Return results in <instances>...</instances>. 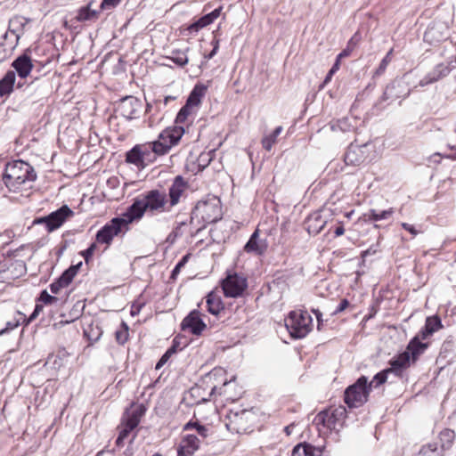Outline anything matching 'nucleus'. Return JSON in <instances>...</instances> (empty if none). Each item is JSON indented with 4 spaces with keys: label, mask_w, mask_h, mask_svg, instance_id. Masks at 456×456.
I'll return each instance as SVG.
<instances>
[{
    "label": "nucleus",
    "mask_w": 456,
    "mask_h": 456,
    "mask_svg": "<svg viewBox=\"0 0 456 456\" xmlns=\"http://www.w3.org/2000/svg\"><path fill=\"white\" fill-rule=\"evenodd\" d=\"M37 179L34 168L23 160H15L5 167L2 180L9 192L28 197Z\"/></svg>",
    "instance_id": "obj_1"
},
{
    "label": "nucleus",
    "mask_w": 456,
    "mask_h": 456,
    "mask_svg": "<svg viewBox=\"0 0 456 456\" xmlns=\"http://www.w3.org/2000/svg\"><path fill=\"white\" fill-rule=\"evenodd\" d=\"M171 209L166 192L151 190L136 199L126 210L131 216L129 221H135L140 220L144 214L153 216L170 212Z\"/></svg>",
    "instance_id": "obj_2"
},
{
    "label": "nucleus",
    "mask_w": 456,
    "mask_h": 456,
    "mask_svg": "<svg viewBox=\"0 0 456 456\" xmlns=\"http://www.w3.org/2000/svg\"><path fill=\"white\" fill-rule=\"evenodd\" d=\"M183 134L184 128L180 126L168 127L162 131L158 139L151 142L155 158L167 154L173 146L179 142Z\"/></svg>",
    "instance_id": "obj_3"
},
{
    "label": "nucleus",
    "mask_w": 456,
    "mask_h": 456,
    "mask_svg": "<svg viewBox=\"0 0 456 456\" xmlns=\"http://www.w3.org/2000/svg\"><path fill=\"white\" fill-rule=\"evenodd\" d=\"M285 325L292 337L302 338L311 330L312 318L306 312L292 311L285 319Z\"/></svg>",
    "instance_id": "obj_4"
},
{
    "label": "nucleus",
    "mask_w": 456,
    "mask_h": 456,
    "mask_svg": "<svg viewBox=\"0 0 456 456\" xmlns=\"http://www.w3.org/2000/svg\"><path fill=\"white\" fill-rule=\"evenodd\" d=\"M130 215L127 210L121 217H115L106 224L101 230L97 232L96 240L100 243L110 244L115 236L125 231H127V225L134 221H129Z\"/></svg>",
    "instance_id": "obj_5"
},
{
    "label": "nucleus",
    "mask_w": 456,
    "mask_h": 456,
    "mask_svg": "<svg viewBox=\"0 0 456 456\" xmlns=\"http://www.w3.org/2000/svg\"><path fill=\"white\" fill-rule=\"evenodd\" d=\"M192 215L200 217L203 222L210 224L218 221L222 216V208L219 199L208 197L197 203Z\"/></svg>",
    "instance_id": "obj_6"
},
{
    "label": "nucleus",
    "mask_w": 456,
    "mask_h": 456,
    "mask_svg": "<svg viewBox=\"0 0 456 456\" xmlns=\"http://www.w3.org/2000/svg\"><path fill=\"white\" fill-rule=\"evenodd\" d=\"M368 379L364 376L359 378L354 384L349 386L345 391V403L350 408H357L367 402L370 389L367 387Z\"/></svg>",
    "instance_id": "obj_7"
},
{
    "label": "nucleus",
    "mask_w": 456,
    "mask_h": 456,
    "mask_svg": "<svg viewBox=\"0 0 456 456\" xmlns=\"http://www.w3.org/2000/svg\"><path fill=\"white\" fill-rule=\"evenodd\" d=\"M345 418L346 409L344 407H338L319 412L314 417L313 422L318 428L319 431H322L321 427L332 430L341 426Z\"/></svg>",
    "instance_id": "obj_8"
},
{
    "label": "nucleus",
    "mask_w": 456,
    "mask_h": 456,
    "mask_svg": "<svg viewBox=\"0 0 456 456\" xmlns=\"http://www.w3.org/2000/svg\"><path fill=\"white\" fill-rule=\"evenodd\" d=\"M73 216L74 212L67 205H63L48 216L35 220L34 224H44L47 232H52L60 228L66 220Z\"/></svg>",
    "instance_id": "obj_9"
},
{
    "label": "nucleus",
    "mask_w": 456,
    "mask_h": 456,
    "mask_svg": "<svg viewBox=\"0 0 456 456\" xmlns=\"http://www.w3.org/2000/svg\"><path fill=\"white\" fill-rule=\"evenodd\" d=\"M142 110V102L136 97L123 98L116 109V113L127 120L137 118Z\"/></svg>",
    "instance_id": "obj_10"
},
{
    "label": "nucleus",
    "mask_w": 456,
    "mask_h": 456,
    "mask_svg": "<svg viewBox=\"0 0 456 456\" xmlns=\"http://www.w3.org/2000/svg\"><path fill=\"white\" fill-rule=\"evenodd\" d=\"M247 286L246 278L237 273L229 274L223 281L224 293L229 297H238L241 296Z\"/></svg>",
    "instance_id": "obj_11"
},
{
    "label": "nucleus",
    "mask_w": 456,
    "mask_h": 456,
    "mask_svg": "<svg viewBox=\"0 0 456 456\" xmlns=\"http://www.w3.org/2000/svg\"><path fill=\"white\" fill-rule=\"evenodd\" d=\"M181 328L183 330L200 336L207 329V325L201 319L200 312L193 310L183 320Z\"/></svg>",
    "instance_id": "obj_12"
},
{
    "label": "nucleus",
    "mask_w": 456,
    "mask_h": 456,
    "mask_svg": "<svg viewBox=\"0 0 456 456\" xmlns=\"http://www.w3.org/2000/svg\"><path fill=\"white\" fill-rule=\"evenodd\" d=\"M454 68H456V60L451 61L448 64L440 63L436 65L433 70L419 81V86H425L438 81L442 77H446Z\"/></svg>",
    "instance_id": "obj_13"
},
{
    "label": "nucleus",
    "mask_w": 456,
    "mask_h": 456,
    "mask_svg": "<svg viewBox=\"0 0 456 456\" xmlns=\"http://www.w3.org/2000/svg\"><path fill=\"white\" fill-rule=\"evenodd\" d=\"M81 265L82 263H79L76 265H71L69 269H67L58 280L50 285L51 292L53 294H59L62 289L67 288L77 275V271Z\"/></svg>",
    "instance_id": "obj_14"
},
{
    "label": "nucleus",
    "mask_w": 456,
    "mask_h": 456,
    "mask_svg": "<svg viewBox=\"0 0 456 456\" xmlns=\"http://www.w3.org/2000/svg\"><path fill=\"white\" fill-rule=\"evenodd\" d=\"M404 78L405 77L401 79H396L387 86L383 94L384 100L406 97L410 94V89Z\"/></svg>",
    "instance_id": "obj_15"
},
{
    "label": "nucleus",
    "mask_w": 456,
    "mask_h": 456,
    "mask_svg": "<svg viewBox=\"0 0 456 456\" xmlns=\"http://www.w3.org/2000/svg\"><path fill=\"white\" fill-rule=\"evenodd\" d=\"M187 188L188 183L183 176L177 175L175 177L171 186L168 189V203L172 208L179 203L181 197L187 190Z\"/></svg>",
    "instance_id": "obj_16"
},
{
    "label": "nucleus",
    "mask_w": 456,
    "mask_h": 456,
    "mask_svg": "<svg viewBox=\"0 0 456 456\" xmlns=\"http://www.w3.org/2000/svg\"><path fill=\"white\" fill-rule=\"evenodd\" d=\"M200 439L194 435L184 436L177 448L178 456H192L200 448Z\"/></svg>",
    "instance_id": "obj_17"
},
{
    "label": "nucleus",
    "mask_w": 456,
    "mask_h": 456,
    "mask_svg": "<svg viewBox=\"0 0 456 456\" xmlns=\"http://www.w3.org/2000/svg\"><path fill=\"white\" fill-rule=\"evenodd\" d=\"M244 249L248 253L262 255L267 249V243L265 240L259 238L258 230H256L246 243Z\"/></svg>",
    "instance_id": "obj_18"
},
{
    "label": "nucleus",
    "mask_w": 456,
    "mask_h": 456,
    "mask_svg": "<svg viewBox=\"0 0 456 456\" xmlns=\"http://www.w3.org/2000/svg\"><path fill=\"white\" fill-rule=\"evenodd\" d=\"M12 66L21 78L27 77L33 68L31 58L27 54L17 57Z\"/></svg>",
    "instance_id": "obj_19"
},
{
    "label": "nucleus",
    "mask_w": 456,
    "mask_h": 456,
    "mask_svg": "<svg viewBox=\"0 0 456 456\" xmlns=\"http://www.w3.org/2000/svg\"><path fill=\"white\" fill-rule=\"evenodd\" d=\"M420 339L421 338L418 334L410 341L405 350L406 352H409V355L411 356L412 362H415L419 356L422 354L428 346V343H423Z\"/></svg>",
    "instance_id": "obj_20"
},
{
    "label": "nucleus",
    "mask_w": 456,
    "mask_h": 456,
    "mask_svg": "<svg viewBox=\"0 0 456 456\" xmlns=\"http://www.w3.org/2000/svg\"><path fill=\"white\" fill-rule=\"evenodd\" d=\"M442 328L441 319L437 315L429 316L426 319L425 327L419 335L422 340H425Z\"/></svg>",
    "instance_id": "obj_21"
},
{
    "label": "nucleus",
    "mask_w": 456,
    "mask_h": 456,
    "mask_svg": "<svg viewBox=\"0 0 456 456\" xmlns=\"http://www.w3.org/2000/svg\"><path fill=\"white\" fill-rule=\"evenodd\" d=\"M411 362L412 361L409 355V352H403L390 362L391 373L395 372L396 375H401L402 371L408 368Z\"/></svg>",
    "instance_id": "obj_22"
},
{
    "label": "nucleus",
    "mask_w": 456,
    "mask_h": 456,
    "mask_svg": "<svg viewBox=\"0 0 456 456\" xmlns=\"http://www.w3.org/2000/svg\"><path fill=\"white\" fill-rule=\"evenodd\" d=\"M16 75L13 70L6 72L4 77L0 80V96L7 97L13 90Z\"/></svg>",
    "instance_id": "obj_23"
},
{
    "label": "nucleus",
    "mask_w": 456,
    "mask_h": 456,
    "mask_svg": "<svg viewBox=\"0 0 456 456\" xmlns=\"http://www.w3.org/2000/svg\"><path fill=\"white\" fill-rule=\"evenodd\" d=\"M306 224L308 232L316 235L324 228L326 220L319 213H314L308 217Z\"/></svg>",
    "instance_id": "obj_24"
},
{
    "label": "nucleus",
    "mask_w": 456,
    "mask_h": 456,
    "mask_svg": "<svg viewBox=\"0 0 456 456\" xmlns=\"http://www.w3.org/2000/svg\"><path fill=\"white\" fill-rule=\"evenodd\" d=\"M206 303L208 311L214 315H217L222 310H224L221 298L215 293H209L207 296Z\"/></svg>",
    "instance_id": "obj_25"
},
{
    "label": "nucleus",
    "mask_w": 456,
    "mask_h": 456,
    "mask_svg": "<svg viewBox=\"0 0 456 456\" xmlns=\"http://www.w3.org/2000/svg\"><path fill=\"white\" fill-rule=\"evenodd\" d=\"M205 87L202 86H196L193 90L191 92L186 104L190 106L191 109H195L198 107L201 102V98L204 94Z\"/></svg>",
    "instance_id": "obj_26"
},
{
    "label": "nucleus",
    "mask_w": 456,
    "mask_h": 456,
    "mask_svg": "<svg viewBox=\"0 0 456 456\" xmlns=\"http://www.w3.org/2000/svg\"><path fill=\"white\" fill-rule=\"evenodd\" d=\"M292 456H321V451L310 444H298L293 449Z\"/></svg>",
    "instance_id": "obj_27"
},
{
    "label": "nucleus",
    "mask_w": 456,
    "mask_h": 456,
    "mask_svg": "<svg viewBox=\"0 0 456 456\" xmlns=\"http://www.w3.org/2000/svg\"><path fill=\"white\" fill-rule=\"evenodd\" d=\"M98 12L91 9V3L86 6L82 7L78 10L77 15L76 17L77 21H92L98 19Z\"/></svg>",
    "instance_id": "obj_28"
},
{
    "label": "nucleus",
    "mask_w": 456,
    "mask_h": 456,
    "mask_svg": "<svg viewBox=\"0 0 456 456\" xmlns=\"http://www.w3.org/2000/svg\"><path fill=\"white\" fill-rule=\"evenodd\" d=\"M394 213L393 208H389L387 210L382 211H377L375 209H370L368 213H366L364 216L368 219V221H380L388 219Z\"/></svg>",
    "instance_id": "obj_29"
},
{
    "label": "nucleus",
    "mask_w": 456,
    "mask_h": 456,
    "mask_svg": "<svg viewBox=\"0 0 456 456\" xmlns=\"http://www.w3.org/2000/svg\"><path fill=\"white\" fill-rule=\"evenodd\" d=\"M126 161L136 167H143L146 165L136 145L126 153Z\"/></svg>",
    "instance_id": "obj_30"
},
{
    "label": "nucleus",
    "mask_w": 456,
    "mask_h": 456,
    "mask_svg": "<svg viewBox=\"0 0 456 456\" xmlns=\"http://www.w3.org/2000/svg\"><path fill=\"white\" fill-rule=\"evenodd\" d=\"M145 163L153 162L156 158L152 150L151 142L136 145Z\"/></svg>",
    "instance_id": "obj_31"
},
{
    "label": "nucleus",
    "mask_w": 456,
    "mask_h": 456,
    "mask_svg": "<svg viewBox=\"0 0 456 456\" xmlns=\"http://www.w3.org/2000/svg\"><path fill=\"white\" fill-rule=\"evenodd\" d=\"M187 51L188 48L186 50H173L168 59L175 62L176 65L183 67L186 65L189 61L187 56Z\"/></svg>",
    "instance_id": "obj_32"
},
{
    "label": "nucleus",
    "mask_w": 456,
    "mask_h": 456,
    "mask_svg": "<svg viewBox=\"0 0 456 456\" xmlns=\"http://www.w3.org/2000/svg\"><path fill=\"white\" fill-rule=\"evenodd\" d=\"M361 40V36L359 33H355L348 41L346 47L337 56L338 60H341L345 57H348L351 53L357 46L358 43Z\"/></svg>",
    "instance_id": "obj_33"
},
{
    "label": "nucleus",
    "mask_w": 456,
    "mask_h": 456,
    "mask_svg": "<svg viewBox=\"0 0 456 456\" xmlns=\"http://www.w3.org/2000/svg\"><path fill=\"white\" fill-rule=\"evenodd\" d=\"M454 432L451 429H444L443 431L440 432L439 439L441 442L442 452L451 447L452 441L454 440Z\"/></svg>",
    "instance_id": "obj_34"
},
{
    "label": "nucleus",
    "mask_w": 456,
    "mask_h": 456,
    "mask_svg": "<svg viewBox=\"0 0 456 456\" xmlns=\"http://www.w3.org/2000/svg\"><path fill=\"white\" fill-rule=\"evenodd\" d=\"M282 127L277 126L274 131L263 138L262 140V145L266 151H271L273 145L276 142L277 137L281 133Z\"/></svg>",
    "instance_id": "obj_35"
},
{
    "label": "nucleus",
    "mask_w": 456,
    "mask_h": 456,
    "mask_svg": "<svg viewBox=\"0 0 456 456\" xmlns=\"http://www.w3.org/2000/svg\"><path fill=\"white\" fill-rule=\"evenodd\" d=\"M142 414V411H134L126 416L122 424H125L128 428L134 430L138 426Z\"/></svg>",
    "instance_id": "obj_36"
},
{
    "label": "nucleus",
    "mask_w": 456,
    "mask_h": 456,
    "mask_svg": "<svg viewBox=\"0 0 456 456\" xmlns=\"http://www.w3.org/2000/svg\"><path fill=\"white\" fill-rule=\"evenodd\" d=\"M391 373V369H387L381 372L377 373L372 380L367 384L368 388L370 390L372 387H377L387 381V374Z\"/></svg>",
    "instance_id": "obj_37"
},
{
    "label": "nucleus",
    "mask_w": 456,
    "mask_h": 456,
    "mask_svg": "<svg viewBox=\"0 0 456 456\" xmlns=\"http://www.w3.org/2000/svg\"><path fill=\"white\" fill-rule=\"evenodd\" d=\"M212 22L213 20H211V17L208 14H206L203 17L200 18L197 21L190 25L188 29L191 32H198L200 29L205 28Z\"/></svg>",
    "instance_id": "obj_38"
},
{
    "label": "nucleus",
    "mask_w": 456,
    "mask_h": 456,
    "mask_svg": "<svg viewBox=\"0 0 456 456\" xmlns=\"http://www.w3.org/2000/svg\"><path fill=\"white\" fill-rule=\"evenodd\" d=\"M418 456H442V451L435 444L424 445Z\"/></svg>",
    "instance_id": "obj_39"
},
{
    "label": "nucleus",
    "mask_w": 456,
    "mask_h": 456,
    "mask_svg": "<svg viewBox=\"0 0 456 456\" xmlns=\"http://www.w3.org/2000/svg\"><path fill=\"white\" fill-rule=\"evenodd\" d=\"M194 111V109H191L190 106H188L187 104H185L178 112L177 116H176V118H175V123L177 124H182V123H184L189 116H191Z\"/></svg>",
    "instance_id": "obj_40"
},
{
    "label": "nucleus",
    "mask_w": 456,
    "mask_h": 456,
    "mask_svg": "<svg viewBox=\"0 0 456 456\" xmlns=\"http://www.w3.org/2000/svg\"><path fill=\"white\" fill-rule=\"evenodd\" d=\"M191 428H195L197 433L203 438L207 437L208 435V429L203 426L199 424L198 422H188L184 425L183 429L189 430Z\"/></svg>",
    "instance_id": "obj_41"
},
{
    "label": "nucleus",
    "mask_w": 456,
    "mask_h": 456,
    "mask_svg": "<svg viewBox=\"0 0 456 456\" xmlns=\"http://www.w3.org/2000/svg\"><path fill=\"white\" fill-rule=\"evenodd\" d=\"M119 428V434L116 440V445L118 447H121L124 444V440L127 438L128 435L130 434L133 429L128 428L127 426L125 424H122L118 427Z\"/></svg>",
    "instance_id": "obj_42"
},
{
    "label": "nucleus",
    "mask_w": 456,
    "mask_h": 456,
    "mask_svg": "<svg viewBox=\"0 0 456 456\" xmlns=\"http://www.w3.org/2000/svg\"><path fill=\"white\" fill-rule=\"evenodd\" d=\"M117 341L123 345L125 344L128 339V327L127 325L123 322L122 327L118 330L115 333Z\"/></svg>",
    "instance_id": "obj_43"
},
{
    "label": "nucleus",
    "mask_w": 456,
    "mask_h": 456,
    "mask_svg": "<svg viewBox=\"0 0 456 456\" xmlns=\"http://www.w3.org/2000/svg\"><path fill=\"white\" fill-rule=\"evenodd\" d=\"M39 299L45 305L53 304L58 301L56 297L51 296L46 290L41 292Z\"/></svg>",
    "instance_id": "obj_44"
},
{
    "label": "nucleus",
    "mask_w": 456,
    "mask_h": 456,
    "mask_svg": "<svg viewBox=\"0 0 456 456\" xmlns=\"http://www.w3.org/2000/svg\"><path fill=\"white\" fill-rule=\"evenodd\" d=\"M340 61L341 60H338V58L337 57L335 63L333 64L332 68L330 69L329 73L327 74V76L323 81L324 85L328 84L331 80L332 76L339 69Z\"/></svg>",
    "instance_id": "obj_45"
},
{
    "label": "nucleus",
    "mask_w": 456,
    "mask_h": 456,
    "mask_svg": "<svg viewBox=\"0 0 456 456\" xmlns=\"http://www.w3.org/2000/svg\"><path fill=\"white\" fill-rule=\"evenodd\" d=\"M120 2L121 0H102L100 7L102 10L112 9L116 7Z\"/></svg>",
    "instance_id": "obj_46"
},
{
    "label": "nucleus",
    "mask_w": 456,
    "mask_h": 456,
    "mask_svg": "<svg viewBox=\"0 0 456 456\" xmlns=\"http://www.w3.org/2000/svg\"><path fill=\"white\" fill-rule=\"evenodd\" d=\"M390 62L387 61V60H385L384 58L382 59V61H380L378 69L375 70L374 72V76L375 77H379L381 76L387 69L388 64Z\"/></svg>",
    "instance_id": "obj_47"
},
{
    "label": "nucleus",
    "mask_w": 456,
    "mask_h": 456,
    "mask_svg": "<svg viewBox=\"0 0 456 456\" xmlns=\"http://www.w3.org/2000/svg\"><path fill=\"white\" fill-rule=\"evenodd\" d=\"M19 325H20L19 321L8 322L6 323V327L0 330V336L6 333L9 330H12L17 328Z\"/></svg>",
    "instance_id": "obj_48"
},
{
    "label": "nucleus",
    "mask_w": 456,
    "mask_h": 456,
    "mask_svg": "<svg viewBox=\"0 0 456 456\" xmlns=\"http://www.w3.org/2000/svg\"><path fill=\"white\" fill-rule=\"evenodd\" d=\"M189 257H190V255H185L183 256V258L177 263L175 269L173 270V275L177 273L180 271V269L184 266V265L187 263Z\"/></svg>",
    "instance_id": "obj_49"
},
{
    "label": "nucleus",
    "mask_w": 456,
    "mask_h": 456,
    "mask_svg": "<svg viewBox=\"0 0 456 456\" xmlns=\"http://www.w3.org/2000/svg\"><path fill=\"white\" fill-rule=\"evenodd\" d=\"M349 301L347 299H342L340 303L338 304V307L334 311L333 314H338L344 310H346L349 306Z\"/></svg>",
    "instance_id": "obj_50"
},
{
    "label": "nucleus",
    "mask_w": 456,
    "mask_h": 456,
    "mask_svg": "<svg viewBox=\"0 0 456 456\" xmlns=\"http://www.w3.org/2000/svg\"><path fill=\"white\" fill-rule=\"evenodd\" d=\"M402 227L411 233L413 236H416L419 233V231L415 229V227L408 223H402Z\"/></svg>",
    "instance_id": "obj_51"
},
{
    "label": "nucleus",
    "mask_w": 456,
    "mask_h": 456,
    "mask_svg": "<svg viewBox=\"0 0 456 456\" xmlns=\"http://www.w3.org/2000/svg\"><path fill=\"white\" fill-rule=\"evenodd\" d=\"M169 353L170 351H167L161 358L160 360L157 362L156 364V369L159 370L160 369L167 361L168 359V355H169Z\"/></svg>",
    "instance_id": "obj_52"
},
{
    "label": "nucleus",
    "mask_w": 456,
    "mask_h": 456,
    "mask_svg": "<svg viewBox=\"0 0 456 456\" xmlns=\"http://www.w3.org/2000/svg\"><path fill=\"white\" fill-rule=\"evenodd\" d=\"M248 415H250V413H249V411H243L240 415L235 414L234 415L235 419L233 420V422L238 424L240 419H242L244 418L248 419Z\"/></svg>",
    "instance_id": "obj_53"
},
{
    "label": "nucleus",
    "mask_w": 456,
    "mask_h": 456,
    "mask_svg": "<svg viewBox=\"0 0 456 456\" xmlns=\"http://www.w3.org/2000/svg\"><path fill=\"white\" fill-rule=\"evenodd\" d=\"M313 313L315 314V317L317 319V322H318V330H321V325L322 324V314L317 310V309H314L313 310Z\"/></svg>",
    "instance_id": "obj_54"
},
{
    "label": "nucleus",
    "mask_w": 456,
    "mask_h": 456,
    "mask_svg": "<svg viewBox=\"0 0 456 456\" xmlns=\"http://www.w3.org/2000/svg\"><path fill=\"white\" fill-rule=\"evenodd\" d=\"M95 248H96V245H95L94 243H93V244H92V245H91V246H90V247L86 250L85 255H84L86 261H87L88 256H92V255L94 254V251Z\"/></svg>",
    "instance_id": "obj_55"
},
{
    "label": "nucleus",
    "mask_w": 456,
    "mask_h": 456,
    "mask_svg": "<svg viewBox=\"0 0 456 456\" xmlns=\"http://www.w3.org/2000/svg\"><path fill=\"white\" fill-rule=\"evenodd\" d=\"M220 13H221V7L215 9L213 12H211L208 14L211 17V20L214 21L216 19H217L220 16Z\"/></svg>",
    "instance_id": "obj_56"
},
{
    "label": "nucleus",
    "mask_w": 456,
    "mask_h": 456,
    "mask_svg": "<svg viewBox=\"0 0 456 456\" xmlns=\"http://www.w3.org/2000/svg\"><path fill=\"white\" fill-rule=\"evenodd\" d=\"M142 305L134 304L131 307V314L135 315L138 314L141 310Z\"/></svg>",
    "instance_id": "obj_57"
},
{
    "label": "nucleus",
    "mask_w": 456,
    "mask_h": 456,
    "mask_svg": "<svg viewBox=\"0 0 456 456\" xmlns=\"http://www.w3.org/2000/svg\"><path fill=\"white\" fill-rule=\"evenodd\" d=\"M335 232V235H336L337 237H338V236H341V235H343V234H344V232H345V229H344V227H343V226H338V227H337V228H336V230H335V232Z\"/></svg>",
    "instance_id": "obj_58"
},
{
    "label": "nucleus",
    "mask_w": 456,
    "mask_h": 456,
    "mask_svg": "<svg viewBox=\"0 0 456 456\" xmlns=\"http://www.w3.org/2000/svg\"><path fill=\"white\" fill-rule=\"evenodd\" d=\"M346 125V119H343V120H338V126H339V128L343 131H346V128L345 127V126Z\"/></svg>",
    "instance_id": "obj_59"
},
{
    "label": "nucleus",
    "mask_w": 456,
    "mask_h": 456,
    "mask_svg": "<svg viewBox=\"0 0 456 456\" xmlns=\"http://www.w3.org/2000/svg\"><path fill=\"white\" fill-rule=\"evenodd\" d=\"M15 21H16L15 20L12 19V20H10V22H9V31L12 34H15V31L13 29V25H14Z\"/></svg>",
    "instance_id": "obj_60"
},
{
    "label": "nucleus",
    "mask_w": 456,
    "mask_h": 456,
    "mask_svg": "<svg viewBox=\"0 0 456 456\" xmlns=\"http://www.w3.org/2000/svg\"><path fill=\"white\" fill-rule=\"evenodd\" d=\"M216 53H217V51H216V46H214V47H213V50L210 52V53H209L208 55L205 56V58H207V59H208V60H209V59L213 58V57H214V55H215Z\"/></svg>",
    "instance_id": "obj_61"
},
{
    "label": "nucleus",
    "mask_w": 456,
    "mask_h": 456,
    "mask_svg": "<svg viewBox=\"0 0 456 456\" xmlns=\"http://www.w3.org/2000/svg\"><path fill=\"white\" fill-rule=\"evenodd\" d=\"M392 53H393V49H390L389 52L384 57V59L387 60L389 62H391V61H392Z\"/></svg>",
    "instance_id": "obj_62"
},
{
    "label": "nucleus",
    "mask_w": 456,
    "mask_h": 456,
    "mask_svg": "<svg viewBox=\"0 0 456 456\" xmlns=\"http://www.w3.org/2000/svg\"><path fill=\"white\" fill-rule=\"evenodd\" d=\"M392 53H393V49H390L389 52L384 57V59L387 60L389 62H391V61H392Z\"/></svg>",
    "instance_id": "obj_63"
},
{
    "label": "nucleus",
    "mask_w": 456,
    "mask_h": 456,
    "mask_svg": "<svg viewBox=\"0 0 456 456\" xmlns=\"http://www.w3.org/2000/svg\"><path fill=\"white\" fill-rule=\"evenodd\" d=\"M291 428H293V426H288L285 428V432L287 433V435H290L291 433Z\"/></svg>",
    "instance_id": "obj_64"
}]
</instances>
